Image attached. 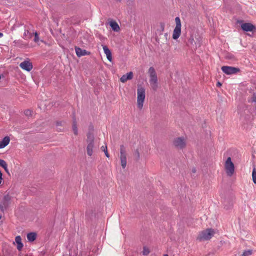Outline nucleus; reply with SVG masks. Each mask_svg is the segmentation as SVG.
Instances as JSON below:
<instances>
[{
	"mask_svg": "<svg viewBox=\"0 0 256 256\" xmlns=\"http://www.w3.org/2000/svg\"><path fill=\"white\" fill-rule=\"evenodd\" d=\"M148 74H150V84L152 88L156 91L158 88V77L153 67H150L148 69Z\"/></svg>",
	"mask_w": 256,
	"mask_h": 256,
	"instance_id": "1",
	"label": "nucleus"
},
{
	"mask_svg": "<svg viewBox=\"0 0 256 256\" xmlns=\"http://www.w3.org/2000/svg\"><path fill=\"white\" fill-rule=\"evenodd\" d=\"M215 234L214 230L208 228L200 232L197 240L200 242L210 240Z\"/></svg>",
	"mask_w": 256,
	"mask_h": 256,
	"instance_id": "2",
	"label": "nucleus"
},
{
	"mask_svg": "<svg viewBox=\"0 0 256 256\" xmlns=\"http://www.w3.org/2000/svg\"><path fill=\"white\" fill-rule=\"evenodd\" d=\"M146 97V90L144 88L138 86L137 105L140 109H142L144 106V102Z\"/></svg>",
	"mask_w": 256,
	"mask_h": 256,
	"instance_id": "3",
	"label": "nucleus"
},
{
	"mask_svg": "<svg viewBox=\"0 0 256 256\" xmlns=\"http://www.w3.org/2000/svg\"><path fill=\"white\" fill-rule=\"evenodd\" d=\"M94 135L92 134H88L87 135V147L86 152L89 156H92L93 154V148L94 147Z\"/></svg>",
	"mask_w": 256,
	"mask_h": 256,
	"instance_id": "4",
	"label": "nucleus"
},
{
	"mask_svg": "<svg viewBox=\"0 0 256 256\" xmlns=\"http://www.w3.org/2000/svg\"><path fill=\"white\" fill-rule=\"evenodd\" d=\"M176 24V27L174 28L172 34V38L174 40H177L181 34V22L179 17L175 18Z\"/></svg>",
	"mask_w": 256,
	"mask_h": 256,
	"instance_id": "5",
	"label": "nucleus"
},
{
	"mask_svg": "<svg viewBox=\"0 0 256 256\" xmlns=\"http://www.w3.org/2000/svg\"><path fill=\"white\" fill-rule=\"evenodd\" d=\"M120 158L122 168H125L127 164L126 151L125 146L123 144L120 146Z\"/></svg>",
	"mask_w": 256,
	"mask_h": 256,
	"instance_id": "6",
	"label": "nucleus"
},
{
	"mask_svg": "<svg viewBox=\"0 0 256 256\" xmlns=\"http://www.w3.org/2000/svg\"><path fill=\"white\" fill-rule=\"evenodd\" d=\"M225 168L228 176H231L232 175L234 172V167L230 157H228L226 162Z\"/></svg>",
	"mask_w": 256,
	"mask_h": 256,
	"instance_id": "7",
	"label": "nucleus"
},
{
	"mask_svg": "<svg viewBox=\"0 0 256 256\" xmlns=\"http://www.w3.org/2000/svg\"><path fill=\"white\" fill-rule=\"evenodd\" d=\"M221 69L224 74L228 75L236 74L240 70L238 68L230 66H222Z\"/></svg>",
	"mask_w": 256,
	"mask_h": 256,
	"instance_id": "8",
	"label": "nucleus"
},
{
	"mask_svg": "<svg viewBox=\"0 0 256 256\" xmlns=\"http://www.w3.org/2000/svg\"><path fill=\"white\" fill-rule=\"evenodd\" d=\"M174 144L178 148L182 149L186 146V140L183 137L176 138L174 140Z\"/></svg>",
	"mask_w": 256,
	"mask_h": 256,
	"instance_id": "9",
	"label": "nucleus"
},
{
	"mask_svg": "<svg viewBox=\"0 0 256 256\" xmlns=\"http://www.w3.org/2000/svg\"><path fill=\"white\" fill-rule=\"evenodd\" d=\"M20 66L24 70L30 72L32 69V62L28 60H24L21 62Z\"/></svg>",
	"mask_w": 256,
	"mask_h": 256,
	"instance_id": "10",
	"label": "nucleus"
},
{
	"mask_svg": "<svg viewBox=\"0 0 256 256\" xmlns=\"http://www.w3.org/2000/svg\"><path fill=\"white\" fill-rule=\"evenodd\" d=\"M241 28L244 31L252 32L254 29V26L250 23L245 22L241 25Z\"/></svg>",
	"mask_w": 256,
	"mask_h": 256,
	"instance_id": "11",
	"label": "nucleus"
},
{
	"mask_svg": "<svg viewBox=\"0 0 256 256\" xmlns=\"http://www.w3.org/2000/svg\"><path fill=\"white\" fill-rule=\"evenodd\" d=\"M133 73L132 72H128L126 74L123 75L120 78V80L122 82H125L128 80H130L132 78Z\"/></svg>",
	"mask_w": 256,
	"mask_h": 256,
	"instance_id": "12",
	"label": "nucleus"
},
{
	"mask_svg": "<svg viewBox=\"0 0 256 256\" xmlns=\"http://www.w3.org/2000/svg\"><path fill=\"white\" fill-rule=\"evenodd\" d=\"M102 46L104 52L106 54L108 60L110 62H112V53H111L110 50H109V48H108V46L105 45H102Z\"/></svg>",
	"mask_w": 256,
	"mask_h": 256,
	"instance_id": "13",
	"label": "nucleus"
},
{
	"mask_svg": "<svg viewBox=\"0 0 256 256\" xmlns=\"http://www.w3.org/2000/svg\"><path fill=\"white\" fill-rule=\"evenodd\" d=\"M10 138L8 136H5L2 141H0V148H2L9 144Z\"/></svg>",
	"mask_w": 256,
	"mask_h": 256,
	"instance_id": "14",
	"label": "nucleus"
},
{
	"mask_svg": "<svg viewBox=\"0 0 256 256\" xmlns=\"http://www.w3.org/2000/svg\"><path fill=\"white\" fill-rule=\"evenodd\" d=\"M75 50L76 54L78 57L88 54V52L86 50H82L80 48L76 47Z\"/></svg>",
	"mask_w": 256,
	"mask_h": 256,
	"instance_id": "15",
	"label": "nucleus"
},
{
	"mask_svg": "<svg viewBox=\"0 0 256 256\" xmlns=\"http://www.w3.org/2000/svg\"><path fill=\"white\" fill-rule=\"evenodd\" d=\"M110 25L112 30L114 32H118L120 30V28L118 23L115 21H111L110 22Z\"/></svg>",
	"mask_w": 256,
	"mask_h": 256,
	"instance_id": "16",
	"label": "nucleus"
},
{
	"mask_svg": "<svg viewBox=\"0 0 256 256\" xmlns=\"http://www.w3.org/2000/svg\"><path fill=\"white\" fill-rule=\"evenodd\" d=\"M15 241L17 244V248L18 250H21L23 244L22 242V238L20 236H16L15 238Z\"/></svg>",
	"mask_w": 256,
	"mask_h": 256,
	"instance_id": "17",
	"label": "nucleus"
},
{
	"mask_svg": "<svg viewBox=\"0 0 256 256\" xmlns=\"http://www.w3.org/2000/svg\"><path fill=\"white\" fill-rule=\"evenodd\" d=\"M36 234L35 232H30L27 234V238L30 242H33L36 238Z\"/></svg>",
	"mask_w": 256,
	"mask_h": 256,
	"instance_id": "18",
	"label": "nucleus"
},
{
	"mask_svg": "<svg viewBox=\"0 0 256 256\" xmlns=\"http://www.w3.org/2000/svg\"><path fill=\"white\" fill-rule=\"evenodd\" d=\"M8 202H7L4 201V200H2L0 205V208L2 211H4L6 210L7 207L8 206Z\"/></svg>",
	"mask_w": 256,
	"mask_h": 256,
	"instance_id": "19",
	"label": "nucleus"
},
{
	"mask_svg": "<svg viewBox=\"0 0 256 256\" xmlns=\"http://www.w3.org/2000/svg\"><path fill=\"white\" fill-rule=\"evenodd\" d=\"M32 34L29 32L28 30H25L24 34V38L25 40L30 39L32 38Z\"/></svg>",
	"mask_w": 256,
	"mask_h": 256,
	"instance_id": "20",
	"label": "nucleus"
},
{
	"mask_svg": "<svg viewBox=\"0 0 256 256\" xmlns=\"http://www.w3.org/2000/svg\"><path fill=\"white\" fill-rule=\"evenodd\" d=\"M72 130L75 135H77L78 133V128L76 126V120H74L72 124Z\"/></svg>",
	"mask_w": 256,
	"mask_h": 256,
	"instance_id": "21",
	"label": "nucleus"
},
{
	"mask_svg": "<svg viewBox=\"0 0 256 256\" xmlns=\"http://www.w3.org/2000/svg\"><path fill=\"white\" fill-rule=\"evenodd\" d=\"M252 178L253 182L254 184H256V168L254 166L252 170Z\"/></svg>",
	"mask_w": 256,
	"mask_h": 256,
	"instance_id": "22",
	"label": "nucleus"
},
{
	"mask_svg": "<svg viewBox=\"0 0 256 256\" xmlns=\"http://www.w3.org/2000/svg\"><path fill=\"white\" fill-rule=\"evenodd\" d=\"M134 154L137 160L140 159V154L138 148H136V150H134Z\"/></svg>",
	"mask_w": 256,
	"mask_h": 256,
	"instance_id": "23",
	"label": "nucleus"
},
{
	"mask_svg": "<svg viewBox=\"0 0 256 256\" xmlns=\"http://www.w3.org/2000/svg\"><path fill=\"white\" fill-rule=\"evenodd\" d=\"M101 150L104 152V154L106 155V156L107 157V158H109L110 157V155L108 152V150H107V146H102L101 147Z\"/></svg>",
	"mask_w": 256,
	"mask_h": 256,
	"instance_id": "24",
	"label": "nucleus"
},
{
	"mask_svg": "<svg viewBox=\"0 0 256 256\" xmlns=\"http://www.w3.org/2000/svg\"><path fill=\"white\" fill-rule=\"evenodd\" d=\"M150 252V250L148 248L144 246L142 250V254L144 256H147L149 254Z\"/></svg>",
	"mask_w": 256,
	"mask_h": 256,
	"instance_id": "25",
	"label": "nucleus"
},
{
	"mask_svg": "<svg viewBox=\"0 0 256 256\" xmlns=\"http://www.w3.org/2000/svg\"><path fill=\"white\" fill-rule=\"evenodd\" d=\"M252 250H245L242 256H250L252 254Z\"/></svg>",
	"mask_w": 256,
	"mask_h": 256,
	"instance_id": "26",
	"label": "nucleus"
},
{
	"mask_svg": "<svg viewBox=\"0 0 256 256\" xmlns=\"http://www.w3.org/2000/svg\"><path fill=\"white\" fill-rule=\"evenodd\" d=\"M64 122H56V126L58 130H62V129L60 128L59 126H63Z\"/></svg>",
	"mask_w": 256,
	"mask_h": 256,
	"instance_id": "27",
	"label": "nucleus"
},
{
	"mask_svg": "<svg viewBox=\"0 0 256 256\" xmlns=\"http://www.w3.org/2000/svg\"><path fill=\"white\" fill-rule=\"evenodd\" d=\"M8 164L6 162L3 160L0 159V166L3 168H6V167L7 166Z\"/></svg>",
	"mask_w": 256,
	"mask_h": 256,
	"instance_id": "28",
	"label": "nucleus"
},
{
	"mask_svg": "<svg viewBox=\"0 0 256 256\" xmlns=\"http://www.w3.org/2000/svg\"><path fill=\"white\" fill-rule=\"evenodd\" d=\"M34 42L38 43L40 41L38 34L37 32H34Z\"/></svg>",
	"mask_w": 256,
	"mask_h": 256,
	"instance_id": "29",
	"label": "nucleus"
},
{
	"mask_svg": "<svg viewBox=\"0 0 256 256\" xmlns=\"http://www.w3.org/2000/svg\"><path fill=\"white\" fill-rule=\"evenodd\" d=\"M24 114L26 116H31L32 114V112L30 110H26L24 111Z\"/></svg>",
	"mask_w": 256,
	"mask_h": 256,
	"instance_id": "30",
	"label": "nucleus"
},
{
	"mask_svg": "<svg viewBox=\"0 0 256 256\" xmlns=\"http://www.w3.org/2000/svg\"><path fill=\"white\" fill-rule=\"evenodd\" d=\"M2 200H4V201L7 202H9V201L10 200V198L9 196L6 195L4 196V199Z\"/></svg>",
	"mask_w": 256,
	"mask_h": 256,
	"instance_id": "31",
	"label": "nucleus"
},
{
	"mask_svg": "<svg viewBox=\"0 0 256 256\" xmlns=\"http://www.w3.org/2000/svg\"><path fill=\"white\" fill-rule=\"evenodd\" d=\"M3 182L2 174L0 170V184Z\"/></svg>",
	"mask_w": 256,
	"mask_h": 256,
	"instance_id": "32",
	"label": "nucleus"
},
{
	"mask_svg": "<svg viewBox=\"0 0 256 256\" xmlns=\"http://www.w3.org/2000/svg\"><path fill=\"white\" fill-rule=\"evenodd\" d=\"M4 170L6 172V173H8V174H9V171H8V166L6 167V168H4Z\"/></svg>",
	"mask_w": 256,
	"mask_h": 256,
	"instance_id": "33",
	"label": "nucleus"
},
{
	"mask_svg": "<svg viewBox=\"0 0 256 256\" xmlns=\"http://www.w3.org/2000/svg\"><path fill=\"white\" fill-rule=\"evenodd\" d=\"M193 41H194V38H190L189 40V42L190 43V44H192V42Z\"/></svg>",
	"mask_w": 256,
	"mask_h": 256,
	"instance_id": "34",
	"label": "nucleus"
},
{
	"mask_svg": "<svg viewBox=\"0 0 256 256\" xmlns=\"http://www.w3.org/2000/svg\"><path fill=\"white\" fill-rule=\"evenodd\" d=\"M216 86H222V84H220V82H217V84H216Z\"/></svg>",
	"mask_w": 256,
	"mask_h": 256,
	"instance_id": "35",
	"label": "nucleus"
},
{
	"mask_svg": "<svg viewBox=\"0 0 256 256\" xmlns=\"http://www.w3.org/2000/svg\"><path fill=\"white\" fill-rule=\"evenodd\" d=\"M252 101H254V102H256V97H254L253 98Z\"/></svg>",
	"mask_w": 256,
	"mask_h": 256,
	"instance_id": "36",
	"label": "nucleus"
},
{
	"mask_svg": "<svg viewBox=\"0 0 256 256\" xmlns=\"http://www.w3.org/2000/svg\"><path fill=\"white\" fill-rule=\"evenodd\" d=\"M3 36V34L2 32H0V38L2 37Z\"/></svg>",
	"mask_w": 256,
	"mask_h": 256,
	"instance_id": "37",
	"label": "nucleus"
},
{
	"mask_svg": "<svg viewBox=\"0 0 256 256\" xmlns=\"http://www.w3.org/2000/svg\"><path fill=\"white\" fill-rule=\"evenodd\" d=\"M162 30H164V24H162Z\"/></svg>",
	"mask_w": 256,
	"mask_h": 256,
	"instance_id": "38",
	"label": "nucleus"
},
{
	"mask_svg": "<svg viewBox=\"0 0 256 256\" xmlns=\"http://www.w3.org/2000/svg\"><path fill=\"white\" fill-rule=\"evenodd\" d=\"M164 256H168V254H164Z\"/></svg>",
	"mask_w": 256,
	"mask_h": 256,
	"instance_id": "39",
	"label": "nucleus"
},
{
	"mask_svg": "<svg viewBox=\"0 0 256 256\" xmlns=\"http://www.w3.org/2000/svg\"><path fill=\"white\" fill-rule=\"evenodd\" d=\"M118 2H120L121 0H116Z\"/></svg>",
	"mask_w": 256,
	"mask_h": 256,
	"instance_id": "40",
	"label": "nucleus"
},
{
	"mask_svg": "<svg viewBox=\"0 0 256 256\" xmlns=\"http://www.w3.org/2000/svg\"><path fill=\"white\" fill-rule=\"evenodd\" d=\"M193 172H196V170H193Z\"/></svg>",
	"mask_w": 256,
	"mask_h": 256,
	"instance_id": "41",
	"label": "nucleus"
},
{
	"mask_svg": "<svg viewBox=\"0 0 256 256\" xmlns=\"http://www.w3.org/2000/svg\"><path fill=\"white\" fill-rule=\"evenodd\" d=\"M1 218V216H0V219Z\"/></svg>",
	"mask_w": 256,
	"mask_h": 256,
	"instance_id": "42",
	"label": "nucleus"
}]
</instances>
